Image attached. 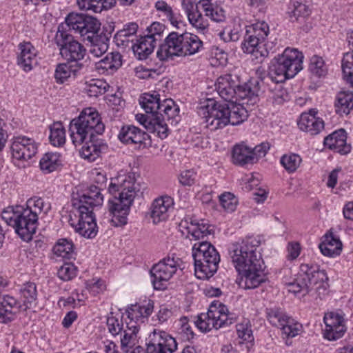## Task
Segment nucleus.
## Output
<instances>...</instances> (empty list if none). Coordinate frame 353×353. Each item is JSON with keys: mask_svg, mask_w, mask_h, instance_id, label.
<instances>
[{"mask_svg": "<svg viewBox=\"0 0 353 353\" xmlns=\"http://www.w3.org/2000/svg\"><path fill=\"white\" fill-rule=\"evenodd\" d=\"M260 241L254 236H247L232 243L229 255L236 271L241 275L240 285L244 283L245 289L257 288L265 281L263 274V260L258 248Z\"/></svg>", "mask_w": 353, "mask_h": 353, "instance_id": "nucleus-1", "label": "nucleus"}, {"mask_svg": "<svg viewBox=\"0 0 353 353\" xmlns=\"http://www.w3.org/2000/svg\"><path fill=\"white\" fill-rule=\"evenodd\" d=\"M108 191L113 195L119 192V197L114 195L115 201H109V212L112 215L110 222L116 227L125 225L134 198L139 193L142 194L141 185L135 179V174L130 173L120 183L111 182Z\"/></svg>", "mask_w": 353, "mask_h": 353, "instance_id": "nucleus-2", "label": "nucleus"}, {"mask_svg": "<svg viewBox=\"0 0 353 353\" xmlns=\"http://www.w3.org/2000/svg\"><path fill=\"white\" fill-rule=\"evenodd\" d=\"M87 194L73 196L72 203L76 210L75 215L78 216L79 219L77 223L71 225L81 236L92 239L98 232L93 210L95 207L102 205V198L96 188Z\"/></svg>", "mask_w": 353, "mask_h": 353, "instance_id": "nucleus-3", "label": "nucleus"}, {"mask_svg": "<svg viewBox=\"0 0 353 353\" xmlns=\"http://www.w3.org/2000/svg\"><path fill=\"white\" fill-rule=\"evenodd\" d=\"M328 277L319 266L302 263L294 281L288 283V290L294 294L301 293L303 296L314 291L316 297L322 299L328 294Z\"/></svg>", "mask_w": 353, "mask_h": 353, "instance_id": "nucleus-4", "label": "nucleus"}, {"mask_svg": "<svg viewBox=\"0 0 353 353\" xmlns=\"http://www.w3.org/2000/svg\"><path fill=\"white\" fill-rule=\"evenodd\" d=\"M259 84L257 81H249L240 85L237 76L225 74L217 79L215 88L219 95L228 103L246 100L248 105H253L259 101Z\"/></svg>", "mask_w": 353, "mask_h": 353, "instance_id": "nucleus-5", "label": "nucleus"}, {"mask_svg": "<svg viewBox=\"0 0 353 353\" xmlns=\"http://www.w3.org/2000/svg\"><path fill=\"white\" fill-rule=\"evenodd\" d=\"M303 54L296 49L286 48L282 54L271 61L262 83L268 85L269 83H281L294 77L303 68Z\"/></svg>", "mask_w": 353, "mask_h": 353, "instance_id": "nucleus-6", "label": "nucleus"}, {"mask_svg": "<svg viewBox=\"0 0 353 353\" xmlns=\"http://www.w3.org/2000/svg\"><path fill=\"white\" fill-rule=\"evenodd\" d=\"M105 125L95 110L92 108L83 110L78 117L70 123V137L75 146L80 145L88 139L95 137V134H101Z\"/></svg>", "mask_w": 353, "mask_h": 353, "instance_id": "nucleus-7", "label": "nucleus"}, {"mask_svg": "<svg viewBox=\"0 0 353 353\" xmlns=\"http://www.w3.org/2000/svg\"><path fill=\"white\" fill-rule=\"evenodd\" d=\"M2 219L12 226L17 234L24 241L32 239L38 225V215L31 210L24 209L21 206H9L1 212Z\"/></svg>", "mask_w": 353, "mask_h": 353, "instance_id": "nucleus-8", "label": "nucleus"}, {"mask_svg": "<svg viewBox=\"0 0 353 353\" xmlns=\"http://www.w3.org/2000/svg\"><path fill=\"white\" fill-rule=\"evenodd\" d=\"M235 321L234 314L229 312L228 307L219 301H213L207 313L197 316L194 324L201 332H206L214 328L218 330L232 324Z\"/></svg>", "mask_w": 353, "mask_h": 353, "instance_id": "nucleus-9", "label": "nucleus"}, {"mask_svg": "<svg viewBox=\"0 0 353 353\" xmlns=\"http://www.w3.org/2000/svg\"><path fill=\"white\" fill-rule=\"evenodd\" d=\"M269 34V26L265 21H258L246 26L241 48L243 52L253 54L255 58L265 56L267 51L261 50L263 42Z\"/></svg>", "mask_w": 353, "mask_h": 353, "instance_id": "nucleus-10", "label": "nucleus"}, {"mask_svg": "<svg viewBox=\"0 0 353 353\" xmlns=\"http://www.w3.org/2000/svg\"><path fill=\"white\" fill-rule=\"evenodd\" d=\"M54 40L59 47L61 56L65 60L74 64L82 63L80 61L84 58L86 49L65 31L63 24L59 26Z\"/></svg>", "mask_w": 353, "mask_h": 353, "instance_id": "nucleus-11", "label": "nucleus"}, {"mask_svg": "<svg viewBox=\"0 0 353 353\" xmlns=\"http://www.w3.org/2000/svg\"><path fill=\"white\" fill-rule=\"evenodd\" d=\"M65 25L69 30L79 34L83 41L93 39L99 35L101 28V23L95 17L74 12L66 17Z\"/></svg>", "mask_w": 353, "mask_h": 353, "instance_id": "nucleus-12", "label": "nucleus"}, {"mask_svg": "<svg viewBox=\"0 0 353 353\" xmlns=\"http://www.w3.org/2000/svg\"><path fill=\"white\" fill-rule=\"evenodd\" d=\"M198 114L202 117L204 127L214 131L221 129L230 124L228 118V108L225 104L216 103L209 100L208 104L198 109Z\"/></svg>", "mask_w": 353, "mask_h": 353, "instance_id": "nucleus-13", "label": "nucleus"}, {"mask_svg": "<svg viewBox=\"0 0 353 353\" xmlns=\"http://www.w3.org/2000/svg\"><path fill=\"white\" fill-rule=\"evenodd\" d=\"M182 263L181 259L172 254V256L168 255L154 265L150 270V274L153 278L152 283L154 289H165L167 282L173 276L177 270L184 268V267H181Z\"/></svg>", "mask_w": 353, "mask_h": 353, "instance_id": "nucleus-14", "label": "nucleus"}, {"mask_svg": "<svg viewBox=\"0 0 353 353\" xmlns=\"http://www.w3.org/2000/svg\"><path fill=\"white\" fill-rule=\"evenodd\" d=\"M267 317L272 325L281 330L283 338H293L297 336L302 327L301 324L279 308L268 309Z\"/></svg>", "mask_w": 353, "mask_h": 353, "instance_id": "nucleus-15", "label": "nucleus"}, {"mask_svg": "<svg viewBox=\"0 0 353 353\" xmlns=\"http://www.w3.org/2000/svg\"><path fill=\"white\" fill-rule=\"evenodd\" d=\"M177 348L175 339L167 332L154 330L149 335L146 353H172Z\"/></svg>", "mask_w": 353, "mask_h": 353, "instance_id": "nucleus-16", "label": "nucleus"}, {"mask_svg": "<svg viewBox=\"0 0 353 353\" xmlns=\"http://www.w3.org/2000/svg\"><path fill=\"white\" fill-rule=\"evenodd\" d=\"M38 150L36 141L26 137H17L10 146L12 157L17 161H28L34 157Z\"/></svg>", "mask_w": 353, "mask_h": 353, "instance_id": "nucleus-17", "label": "nucleus"}, {"mask_svg": "<svg viewBox=\"0 0 353 353\" xmlns=\"http://www.w3.org/2000/svg\"><path fill=\"white\" fill-rule=\"evenodd\" d=\"M325 325L324 337L329 341H336L341 338L346 332L343 317L334 312L325 313L323 317Z\"/></svg>", "mask_w": 353, "mask_h": 353, "instance_id": "nucleus-18", "label": "nucleus"}, {"mask_svg": "<svg viewBox=\"0 0 353 353\" xmlns=\"http://www.w3.org/2000/svg\"><path fill=\"white\" fill-rule=\"evenodd\" d=\"M181 46V34L170 32L165 38L164 43L160 46L157 55L161 61L172 59L174 56L180 57L183 52Z\"/></svg>", "mask_w": 353, "mask_h": 353, "instance_id": "nucleus-19", "label": "nucleus"}, {"mask_svg": "<svg viewBox=\"0 0 353 353\" xmlns=\"http://www.w3.org/2000/svg\"><path fill=\"white\" fill-rule=\"evenodd\" d=\"M20 52L17 57V65L25 72L32 70L37 64V50L30 42L21 43L19 45Z\"/></svg>", "mask_w": 353, "mask_h": 353, "instance_id": "nucleus-20", "label": "nucleus"}, {"mask_svg": "<svg viewBox=\"0 0 353 353\" xmlns=\"http://www.w3.org/2000/svg\"><path fill=\"white\" fill-rule=\"evenodd\" d=\"M173 204V199L167 195L156 199L152 203L151 210L153 223L157 224L165 221L168 218V212Z\"/></svg>", "mask_w": 353, "mask_h": 353, "instance_id": "nucleus-21", "label": "nucleus"}, {"mask_svg": "<svg viewBox=\"0 0 353 353\" xmlns=\"http://www.w3.org/2000/svg\"><path fill=\"white\" fill-rule=\"evenodd\" d=\"M195 276L199 279H208L217 271L220 258L205 260L204 257L193 258Z\"/></svg>", "mask_w": 353, "mask_h": 353, "instance_id": "nucleus-22", "label": "nucleus"}, {"mask_svg": "<svg viewBox=\"0 0 353 353\" xmlns=\"http://www.w3.org/2000/svg\"><path fill=\"white\" fill-rule=\"evenodd\" d=\"M346 132L340 129L329 134L324 139V145L341 154H346L350 152L351 146L347 144Z\"/></svg>", "mask_w": 353, "mask_h": 353, "instance_id": "nucleus-23", "label": "nucleus"}, {"mask_svg": "<svg viewBox=\"0 0 353 353\" xmlns=\"http://www.w3.org/2000/svg\"><path fill=\"white\" fill-rule=\"evenodd\" d=\"M19 303L12 296H0V323H7L12 321L15 314L19 312Z\"/></svg>", "mask_w": 353, "mask_h": 353, "instance_id": "nucleus-24", "label": "nucleus"}, {"mask_svg": "<svg viewBox=\"0 0 353 353\" xmlns=\"http://www.w3.org/2000/svg\"><path fill=\"white\" fill-rule=\"evenodd\" d=\"M147 134L133 125H123L118 134V139L127 145L143 143L146 139Z\"/></svg>", "mask_w": 353, "mask_h": 353, "instance_id": "nucleus-25", "label": "nucleus"}, {"mask_svg": "<svg viewBox=\"0 0 353 353\" xmlns=\"http://www.w3.org/2000/svg\"><path fill=\"white\" fill-rule=\"evenodd\" d=\"M138 28L139 26L136 23L132 22L125 24L123 29L119 30L114 37L116 45L123 49L128 47L131 48L134 44Z\"/></svg>", "mask_w": 353, "mask_h": 353, "instance_id": "nucleus-26", "label": "nucleus"}, {"mask_svg": "<svg viewBox=\"0 0 353 353\" xmlns=\"http://www.w3.org/2000/svg\"><path fill=\"white\" fill-rule=\"evenodd\" d=\"M157 39L152 36L144 35L137 39L136 43L132 46L135 57L139 60L146 59L154 51Z\"/></svg>", "mask_w": 353, "mask_h": 353, "instance_id": "nucleus-27", "label": "nucleus"}, {"mask_svg": "<svg viewBox=\"0 0 353 353\" xmlns=\"http://www.w3.org/2000/svg\"><path fill=\"white\" fill-rule=\"evenodd\" d=\"M85 144L81 149V156L89 161H94L101 154L103 150L107 149L105 143L95 139V137L88 139L84 141Z\"/></svg>", "mask_w": 353, "mask_h": 353, "instance_id": "nucleus-28", "label": "nucleus"}, {"mask_svg": "<svg viewBox=\"0 0 353 353\" xmlns=\"http://www.w3.org/2000/svg\"><path fill=\"white\" fill-rule=\"evenodd\" d=\"M244 104L248 105L246 100L225 103L229 113L227 115L230 119V124L237 125L247 119L248 113L246 108L243 106Z\"/></svg>", "mask_w": 353, "mask_h": 353, "instance_id": "nucleus-29", "label": "nucleus"}, {"mask_svg": "<svg viewBox=\"0 0 353 353\" xmlns=\"http://www.w3.org/2000/svg\"><path fill=\"white\" fill-rule=\"evenodd\" d=\"M126 327L123 329V336L121 339V347L123 352L128 353L137 341V333L139 330V325L136 321H126Z\"/></svg>", "mask_w": 353, "mask_h": 353, "instance_id": "nucleus-30", "label": "nucleus"}, {"mask_svg": "<svg viewBox=\"0 0 353 353\" xmlns=\"http://www.w3.org/2000/svg\"><path fill=\"white\" fill-rule=\"evenodd\" d=\"M153 309L154 302L149 300L144 304L131 305L126 312L129 321H134L138 323L139 321L143 322V319L148 318L152 313Z\"/></svg>", "mask_w": 353, "mask_h": 353, "instance_id": "nucleus-31", "label": "nucleus"}, {"mask_svg": "<svg viewBox=\"0 0 353 353\" xmlns=\"http://www.w3.org/2000/svg\"><path fill=\"white\" fill-rule=\"evenodd\" d=\"M321 253L327 256H336L341 254L343 244L341 240L332 233L326 234L325 241L319 245Z\"/></svg>", "mask_w": 353, "mask_h": 353, "instance_id": "nucleus-32", "label": "nucleus"}, {"mask_svg": "<svg viewBox=\"0 0 353 353\" xmlns=\"http://www.w3.org/2000/svg\"><path fill=\"white\" fill-rule=\"evenodd\" d=\"M193 258L204 257L205 260L220 258V255L215 247L206 240L194 244L192 249Z\"/></svg>", "mask_w": 353, "mask_h": 353, "instance_id": "nucleus-33", "label": "nucleus"}, {"mask_svg": "<svg viewBox=\"0 0 353 353\" xmlns=\"http://www.w3.org/2000/svg\"><path fill=\"white\" fill-rule=\"evenodd\" d=\"M84 66L83 63H61L57 66L54 77L57 82L63 83L71 76L75 77Z\"/></svg>", "mask_w": 353, "mask_h": 353, "instance_id": "nucleus-34", "label": "nucleus"}, {"mask_svg": "<svg viewBox=\"0 0 353 353\" xmlns=\"http://www.w3.org/2000/svg\"><path fill=\"white\" fill-rule=\"evenodd\" d=\"M182 50L181 56H189L196 54L203 46V42L198 36L185 32L181 34Z\"/></svg>", "mask_w": 353, "mask_h": 353, "instance_id": "nucleus-35", "label": "nucleus"}, {"mask_svg": "<svg viewBox=\"0 0 353 353\" xmlns=\"http://www.w3.org/2000/svg\"><path fill=\"white\" fill-rule=\"evenodd\" d=\"M334 108L336 114L341 116L348 114L353 108V92H340L336 96Z\"/></svg>", "mask_w": 353, "mask_h": 353, "instance_id": "nucleus-36", "label": "nucleus"}, {"mask_svg": "<svg viewBox=\"0 0 353 353\" xmlns=\"http://www.w3.org/2000/svg\"><path fill=\"white\" fill-rule=\"evenodd\" d=\"M187 230L188 234H190L196 240L203 239L213 234L212 226L205 220L191 221L190 225L187 227Z\"/></svg>", "mask_w": 353, "mask_h": 353, "instance_id": "nucleus-37", "label": "nucleus"}, {"mask_svg": "<svg viewBox=\"0 0 353 353\" xmlns=\"http://www.w3.org/2000/svg\"><path fill=\"white\" fill-rule=\"evenodd\" d=\"M232 160L234 163L238 165L252 163L254 157L251 151V148L243 143L236 144L232 150Z\"/></svg>", "mask_w": 353, "mask_h": 353, "instance_id": "nucleus-38", "label": "nucleus"}, {"mask_svg": "<svg viewBox=\"0 0 353 353\" xmlns=\"http://www.w3.org/2000/svg\"><path fill=\"white\" fill-rule=\"evenodd\" d=\"M161 104L159 94L156 92L152 94L144 93L140 99V105L147 114H157Z\"/></svg>", "mask_w": 353, "mask_h": 353, "instance_id": "nucleus-39", "label": "nucleus"}, {"mask_svg": "<svg viewBox=\"0 0 353 353\" xmlns=\"http://www.w3.org/2000/svg\"><path fill=\"white\" fill-rule=\"evenodd\" d=\"M199 6L203 10L205 16L216 22L223 21L225 19V11L216 4H214L210 0H200Z\"/></svg>", "mask_w": 353, "mask_h": 353, "instance_id": "nucleus-40", "label": "nucleus"}, {"mask_svg": "<svg viewBox=\"0 0 353 353\" xmlns=\"http://www.w3.org/2000/svg\"><path fill=\"white\" fill-rule=\"evenodd\" d=\"M53 252L57 256L70 259L74 258V245L72 241L68 239H61L53 247Z\"/></svg>", "mask_w": 353, "mask_h": 353, "instance_id": "nucleus-41", "label": "nucleus"}, {"mask_svg": "<svg viewBox=\"0 0 353 353\" xmlns=\"http://www.w3.org/2000/svg\"><path fill=\"white\" fill-rule=\"evenodd\" d=\"M60 165V155L53 152L45 154L39 162L40 168L45 174L54 172Z\"/></svg>", "mask_w": 353, "mask_h": 353, "instance_id": "nucleus-42", "label": "nucleus"}, {"mask_svg": "<svg viewBox=\"0 0 353 353\" xmlns=\"http://www.w3.org/2000/svg\"><path fill=\"white\" fill-rule=\"evenodd\" d=\"M88 41L91 43L90 53L94 57H99L103 55L108 49L109 39L105 34H99Z\"/></svg>", "mask_w": 353, "mask_h": 353, "instance_id": "nucleus-43", "label": "nucleus"}, {"mask_svg": "<svg viewBox=\"0 0 353 353\" xmlns=\"http://www.w3.org/2000/svg\"><path fill=\"white\" fill-rule=\"evenodd\" d=\"M50 142L56 147H60L65 143V130L61 122H54L50 126Z\"/></svg>", "mask_w": 353, "mask_h": 353, "instance_id": "nucleus-44", "label": "nucleus"}, {"mask_svg": "<svg viewBox=\"0 0 353 353\" xmlns=\"http://www.w3.org/2000/svg\"><path fill=\"white\" fill-rule=\"evenodd\" d=\"M287 13L290 21H298L299 18H305L308 16L310 14V10L303 3L293 0L290 3Z\"/></svg>", "mask_w": 353, "mask_h": 353, "instance_id": "nucleus-45", "label": "nucleus"}, {"mask_svg": "<svg viewBox=\"0 0 353 353\" xmlns=\"http://www.w3.org/2000/svg\"><path fill=\"white\" fill-rule=\"evenodd\" d=\"M122 65L121 55L119 52H112L97 63V68L105 71L116 70Z\"/></svg>", "mask_w": 353, "mask_h": 353, "instance_id": "nucleus-46", "label": "nucleus"}, {"mask_svg": "<svg viewBox=\"0 0 353 353\" xmlns=\"http://www.w3.org/2000/svg\"><path fill=\"white\" fill-rule=\"evenodd\" d=\"M165 121V118H162L158 114H155L154 117L152 119V121H150L149 124H148V130L157 133L161 139L166 138L168 135L169 130Z\"/></svg>", "mask_w": 353, "mask_h": 353, "instance_id": "nucleus-47", "label": "nucleus"}, {"mask_svg": "<svg viewBox=\"0 0 353 353\" xmlns=\"http://www.w3.org/2000/svg\"><path fill=\"white\" fill-rule=\"evenodd\" d=\"M179 108L172 99H164L162 101L161 110L157 111V114L168 121L179 117Z\"/></svg>", "mask_w": 353, "mask_h": 353, "instance_id": "nucleus-48", "label": "nucleus"}, {"mask_svg": "<svg viewBox=\"0 0 353 353\" xmlns=\"http://www.w3.org/2000/svg\"><path fill=\"white\" fill-rule=\"evenodd\" d=\"M26 209L31 210L32 212L35 213L36 215L41 212L46 214L50 210L51 205L50 202H46L43 199L35 196L28 200Z\"/></svg>", "mask_w": 353, "mask_h": 353, "instance_id": "nucleus-49", "label": "nucleus"}, {"mask_svg": "<svg viewBox=\"0 0 353 353\" xmlns=\"http://www.w3.org/2000/svg\"><path fill=\"white\" fill-rule=\"evenodd\" d=\"M342 72L343 79L353 87V54L347 52L342 60Z\"/></svg>", "mask_w": 353, "mask_h": 353, "instance_id": "nucleus-50", "label": "nucleus"}, {"mask_svg": "<svg viewBox=\"0 0 353 353\" xmlns=\"http://www.w3.org/2000/svg\"><path fill=\"white\" fill-rule=\"evenodd\" d=\"M309 71L316 77H325L327 73V68L322 57L314 55L310 59Z\"/></svg>", "mask_w": 353, "mask_h": 353, "instance_id": "nucleus-51", "label": "nucleus"}, {"mask_svg": "<svg viewBox=\"0 0 353 353\" xmlns=\"http://www.w3.org/2000/svg\"><path fill=\"white\" fill-rule=\"evenodd\" d=\"M302 159L299 154L290 153L281 157L280 162L284 168L290 173L295 172L299 167Z\"/></svg>", "mask_w": 353, "mask_h": 353, "instance_id": "nucleus-52", "label": "nucleus"}, {"mask_svg": "<svg viewBox=\"0 0 353 353\" xmlns=\"http://www.w3.org/2000/svg\"><path fill=\"white\" fill-rule=\"evenodd\" d=\"M92 175L94 176L93 181L97 184V185H90L87 190H85L84 192H83L82 194H77L76 196L88 194L87 193H88L91 190V189H92V190H94V189L96 188L97 190H99L100 196L102 198V203H103V196L101 194V190L103 189V188L106 187V182H107L106 174L103 171H101V172L95 171V172H92Z\"/></svg>", "mask_w": 353, "mask_h": 353, "instance_id": "nucleus-53", "label": "nucleus"}, {"mask_svg": "<svg viewBox=\"0 0 353 353\" xmlns=\"http://www.w3.org/2000/svg\"><path fill=\"white\" fill-rule=\"evenodd\" d=\"M106 83L99 80H92L85 88V93L90 97H98L106 92Z\"/></svg>", "mask_w": 353, "mask_h": 353, "instance_id": "nucleus-54", "label": "nucleus"}, {"mask_svg": "<svg viewBox=\"0 0 353 353\" xmlns=\"http://www.w3.org/2000/svg\"><path fill=\"white\" fill-rule=\"evenodd\" d=\"M20 293L23 299L24 303L31 304L34 302L37 297V291L35 283L27 282L23 285Z\"/></svg>", "mask_w": 353, "mask_h": 353, "instance_id": "nucleus-55", "label": "nucleus"}, {"mask_svg": "<svg viewBox=\"0 0 353 353\" xmlns=\"http://www.w3.org/2000/svg\"><path fill=\"white\" fill-rule=\"evenodd\" d=\"M274 87H272L269 84V90L272 92V99L274 103L281 104L283 101L288 99V94L286 90L283 88L281 83H274Z\"/></svg>", "mask_w": 353, "mask_h": 353, "instance_id": "nucleus-56", "label": "nucleus"}, {"mask_svg": "<svg viewBox=\"0 0 353 353\" xmlns=\"http://www.w3.org/2000/svg\"><path fill=\"white\" fill-rule=\"evenodd\" d=\"M190 23L196 29L201 31L205 30L208 27V22L204 19L202 14L197 10L188 16Z\"/></svg>", "mask_w": 353, "mask_h": 353, "instance_id": "nucleus-57", "label": "nucleus"}, {"mask_svg": "<svg viewBox=\"0 0 353 353\" xmlns=\"http://www.w3.org/2000/svg\"><path fill=\"white\" fill-rule=\"evenodd\" d=\"M77 274V268L71 263H64L58 270V276L63 281H69Z\"/></svg>", "mask_w": 353, "mask_h": 353, "instance_id": "nucleus-58", "label": "nucleus"}, {"mask_svg": "<svg viewBox=\"0 0 353 353\" xmlns=\"http://www.w3.org/2000/svg\"><path fill=\"white\" fill-rule=\"evenodd\" d=\"M77 3L81 10L98 13L103 10V4L99 0H77Z\"/></svg>", "mask_w": 353, "mask_h": 353, "instance_id": "nucleus-59", "label": "nucleus"}, {"mask_svg": "<svg viewBox=\"0 0 353 353\" xmlns=\"http://www.w3.org/2000/svg\"><path fill=\"white\" fill-rule=\"evenodd\" d=\"M316 113L317 112L314 109L310 110L308 113H302L298 121L299 128L303 131L308 130L311 123H313L314 120H316L319 118L316 117Z\"/></svg>", "mask_w": 353, "mask_h": 353, "instance_id": "nucleus-60", "label": "nucleus"}, {"mask_svg": "<svg viewBox=\"0 0 353 353\" xmlns=\"http://www.w3.org/2000/svg\"><path fill=\"white\" fill-rule=\"evenodd\" d=\"M219 201L225 210L232 212L236 209L237 204L236 198L230 192H225L219 196Z\"/></svg>", "mask_w": 353, "mask_h": 353, "instance_id": "nucleus-61", "label": "nucleus"}, {"mask_svg": "<svg viewBox=\"0 0 353 353\" xmlns=\"http://www.w3.org/2000/svg\"><path fill=\"white\" fill-rule=\"evenodd\" d=\"M107 326L113 336L119 334L124 328L122 320L112 316L107 319Z\"/></svg>", "mask_w": 353, "mask_h": 353, "instance_id": "nucleus-62", "label": "nucleus"}, {"mask_svg": "<svg viewBox=\"0 0 353 353\" xmlns=\"http://www.w3.org/2000/svg\"><path fill=\"white\" fill-rule=\"evenodd\" d=\"M236 331L239 338L244 341H251L253 339L250 325L246 323H239L236 325Z\"/></svg>", "mask_w": 353, "mask_h": 353, "instance_id": "nucleus-63", "label": "nucleus"}, {"mask_svg": "<svg viewBox=\"0 0 353 353\" xmlns=\"http://www.w3.org/2000/svg\"><path fill=\"white\" fill-rule=\"evenodd\" d=\"M196 173L192 170H186L180 174L179 182L183 185L191 186L195 182Z\"/></svg>", "mask_w": 353, "mask_h": 353, "instance_id": "nucleus-64", "label": "nucleus"}]
</instances>
